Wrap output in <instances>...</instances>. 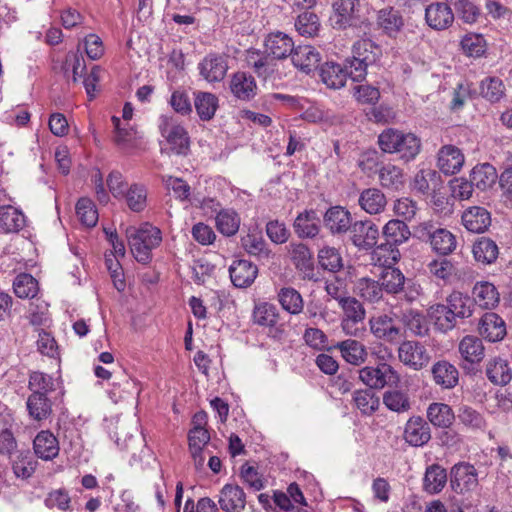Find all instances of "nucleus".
Here are the masks:
<instances>
[{"mask_svg":"<svg viewBox=\"0 0 512 512\" xmlns=\"http://www.w3.org/2000/svg\"><path fill=\"white\" fill-rule=\"evenodd\" d=\"M378 145L384 153L398 154L399 158L409 162L421 151V140L414 133L387 128L378 136Z\"/></svg>","mask_w":512,"mask_h":512,"instance_id":"1","label":"nucleus"},{"mask_svg":"<svg viewBox=\"0 0 512 512\" xmlns=\"http://www.w3.org/2000/svg\"><path fill=\"white\" fill-rule=\"evenodd\" d=\"M126 237L133 256L143 264L151 260V251L162 241L160 229L149 223H144L138 228L128 227Z\"/></svg>","mask_w":512,"mask_h":512,"instance_id":"2","label":"nucleus"},{"mask_svg":"<svg viewBox=\"0 0 512 512\" xmlns=\"http://www.w3.org/2000/svg\"><path fill=\"white\" fill-rule=\"evenodd\" d=\"M358 378L370 390H382L387 386L397 387L400 383L399 373L386 362L362 367L358 370Z\"/></svg>","mask_w":512,"mask_h":512,"instance_id":"3","label":"nucleus"},{"mask_svg":"<svg viewBox=\"0 0 512 512\" xmlns=\"http://www.w3.org/2000/svg\"><path fill=\"white\" fill-rule=\"evenodd\" d=\"M161 135L168 142L173 153L186 156L190 150V139L186 129L173 121L171 117L161 116L159 122Z\"/></svg>","mask_w":512,"mask_h":512,"instance_id":"4","label":"nucleus"},{"mask_svg":"<svg viewBox=\"0 0 512 512\" xmlns=\"http://www.w3.org/2000/svg\"><path fill=\"white\" fill-rule=\"evenodd\" d=\"M371 333L379 340L387 343H397L402 334V328L391 314H379L369 320Z\"/></svg>","mask_w":512,"mask_h":512,"instance_id":"5","label":"nucleus"},{"mask_svg":"<svg viewBox=\"0 0 512 512\" xmlns=\"http://www.w3.org/2000/svg\"><path fill=\"white\" fill-rule=\"evenodd\" d=\"M349 232L353 245L358 249L370 250L378 242L379 229L371 220L355 221Z\"/></svg>","mask_w":512,"mask_h":512,"instance_id":"6","label":"nucleus"},{"mask_svg":"<svg viewBox=\"0 0 512 512\" xmlns=\"http://www.w3.org/2000/svg\"><path fill=\"white\" fill-rule=\"evenodd\" d=\"M323 225L333 236L344 235L353 225L352 215L345 207L331 206L323 215Z\"/></svg>","mask_w":512,"mask_h":512,"instance_id":"7","label":"nucleus"},{"mask_svg":"<svg viewBox=\"0 0 512 512\" xmlns=\"http://www.w3.org/2000/svg\"><path fill=\"white\" fill-rule=\"evenodd\" d=\"M253 322L261 327L269 329V335L274 338L281 336L283 329L279 327L280 313L277 307L268 302H261L255 305L252 313Z\"/></svg>","mask_w":512,"mask_h":512,"instance_id":"8","label":"nucleus"},{"mask_svg":"<svg viewBox=\"0 0 512 512\" xmlns=\"http://www.w3.org/2000/svg\"><path fill=\"white\" fill-rule=\"evenodd\" d=\"M399 360L414 370H421L428 365L430 355L427 349L419 342L404 341L398 349Z\"/></svg>","mask_w":512,"mask_h":512,"instance_id":"9","label":"nucleus"},{"mask_svg":"<svg viewBox=\"0 0 512 512\" xmlns=\"http://www.w3.org/2000/svg\"><path fill=\"white\" fill-rule=\"evenodd\" d=\"M403 439L412 447H423L431 439L429 423L421 416H411L405 423Z\"/></svg>","mask_w":512,"mask_h":512,"instance_id":"10","label":"nucleus"},{"mask_svg":"<svg viewBox=\"0 0 512 512\" xmlns=\"http://www.w3.org/2000/svg\"><path fill=\"white\" fill-rule=\"evenodd\" d=\"M478 486L477 471L469 463L455 464L451 469V487L456 493L473 491Z\"/></svg>","mask_w":512,"mask_h":512,"instance_id":"11","label":"nucleus"},{"mask_svg":"<svg viewBox=\"0 0 512 512\" xmlns=\"http://www.w3.org/2000/svg\"><path fill=\"white\" fill-rule=\"evenodd\" d=\"M339 306L344 312V318L341 322L343 331L355 337L359 336V329L353 326L362 322L365 318L366 312L363 305L355 297L348 296L339 303Z\"/></svg>","mask_w":512,"mask_h":512,"instance_id":"12","label":"nucleus"},{"mask_svg":"<svg viewBox=\"0 0 512 512\" xmlns=\"http://www.w3.org/2000/svg\"><path fill=\"white\" fill-rule=\"evenodd\" d=\"M465 163V156L455 145H443L437 152V167L445 175L458 173Z\"/></svg>","mask_w":512,"mask_h":512,"instance_id":"13","label":"nucleus"},{"mask_svg":"<svg viewBox=\"0 0 512 512\" xmlns=\"http://www.w3.org/2000/svg\"><path fill=\"white\" fill-rule=\"evenodd\" d=\"M290 255L295 268L302 274L303 279L317 281L312 252L303 243H291Z\"/></svg>","mask_w":512,"mask_h":512,"instance_id":"14","label":"nucleus"},{"mask_svg":"<svg viewBox=\"0 0 512 512\" xmlns=\"http://www.w3.org/2000/svg\"><path fill=\"white\" fill-rule=\"evenodd\" d=\"M425 20L430 28L441 31L452 25L454 13L448 4L435 2L426 7Z\"/></svg>","mask_w":512,"mask_h":512,"instance_id":"15","label":"nucleus"},{"mask_svg":"<svg viewBox=\"0 0 512 512\" xmlns=\"http://www.w3.org/2000/svg\"><path fill=\"white\" fill-rule=\"evenodd\" d=\"M218 503L224 512H242L246 506V494L236 484H225L219 492Z\"/></svg>","mask_w":512,"mask_h":512,"instance_id":"16","label":"nucleus"},{"mask_svg":"<svg viewBox=\"0 0 512 512\" xmlns=\"http://www.w3.org/2000/svg\"><path fill=\"white\" fill-rule=\"evenodd\" d=\"M478 331L489 342L501 341L507 333L505 321L494 312H487L480 318Z\"/></svg>","mask_w":512,"mask_h":512,"instance_id":"17","label":"nucleus"},{"mask_svg":"<svg viewBox=\"0 0 512 512\" xmlns=\"http://www.w3.org/2000/svg\"><path fill=\"white\" fill-rule=\"evenodd\" d=\"M294 46L292 38L280 31L268 34L264 41L265 53L278 60L290 56Z\"/></svg>","mask_w":512,"mask_h":512,"instance_id":"18","label":"nucleus"},{"mask_svg":"<svg viewBox=\"0 0 512 512\" xmlns=\"http://www.w3.org/2000/svg\"><path fill=\"white\" fill-rule=\"evenodd\" d=\"M290 57L293 65L306 74L318 68L321 61L318 50L310 45L294 46Z\"/></svg>","mask_w":512,"mask_h":512,"instance_id":"19","label":"nucleus"},{"mask_svg":"<svg viewBox=\"0 0 512 512\" xmlns=\"http://www.w3.org/2000/svg\"><path fill=\"white\" fill-rule=\"evenodd\" d=\"M200 75L208 82H220L224 79L228 65L222 55L209 54L198 65Z\"/></svg>","mask_w":512,"mask_h":512,"instance_id":"20","label":"nucleus"},{"mask_svg":"<svg viewBox=\"0 0 512 512\" xmlns=\"http://www.w3.org/2000/svg\"><path fill=\"white\" fill-rule=\"evenodd\" d=\"M461 220L468 231L484 233L491 225V214L484 207L472 206L463 211Z\"/></svg>","mask_w":512,"mask_h":512,"instance_id":"21","label":"nucleus"},{"mask_svg":"<svg viewBox=\"0 0 512 512\" xmlns=\"http://www.w3.org/2000/svg\"><path fill=\"white\" fill-rule=\"evenodd\" d=\"M230 279L237 288H247L256 279L258 268L248 260H235L229 268Z\"/></svg>","mask_w":512,"mask_h":512,"instance_id":"22","label":"nucleus"},{"mask_svg":"<svg viewBox=\"0 0 512 512\" xmlns=\"http://www.w3.org/2000/svg\"><path fill=\"white\" fill-rule=\"evenodd\" d=\"M230 91L238 100L250 101L257 94V84L252 75L236 72L230 80Z\"/></svg>","mask_w":512,"mask_h":512,"instance_id":"23","label":"nucleus"},{"mask_svg":"<svg viewBox=\"0 0 512 512\" xmlns=\"http://www.w3.org/2000/svg\"><path fill=\"white\" fill-rule=\"evenodd\" d=\"M294 232L299 238H314L320 232V219L313 209L299 213L293 223Z\"/></svg>","mask_w":512,"mask_h":512,"instance_id":"24","label":"nucleus"},{"mask_svg":"<svg viewBox=\"0 0 512 512\" xmlns=\"http://www.w3.org/2000/svg\"><path fill=\"white\" fill-rule=\"evenodd\" d=\"M333 348L339 350L342 358L354 366L364 364L368 357L366 346L355 339L337 342Z\"/></svg>","mask_w":512,"mask_h":512,"instance_id":"25","label":"nucleus"},{"mask_svg":"<svg viewBox=\"0 0 512 512\" xmlns=\"http://www.w3.org/2000/svg\"><path fill=\"white\" fill-rule=\"evenodd\" d=\"M377 25L384 34L395 38L404 26V19L399 10L387 7L378 11Z\"/></svg>","mask_w":512,"mask_h":512,"instance_id":"26","label":"nucleus"},{"mask_svg":"<svg viewBox=\"0 0 512 512\" xmlns=\"http://www.w3.org/2000/svg\"><path fill=\"white\" fill-rule=\"evenodd\" d=\"M26 407L29 416L38 422L48 419L52 414V401L41 391H34L29 395Z\"/></svg>","mask_w":512,"mask_h":512,"instance_id":"27","label":"nucleus"},{"mask_svg":"<svg viewBox=\"0 0 512 512\" xmlns=\"http://www.w3.org/2000/svg\"><path fill=\"white\" fill-rule=\"evenodd\" d=\"M473 304L483 309L495 308L499 301L500 295L496 287L487 281L477 282L472 290Z\"/></svg>","mask_w":512,"mask_h":512,"instance_id":"28","label":"nucleus"},{"mask_svg":"<svg viewBox=\"0 0 512 512\" xmlns=\"http://www.w3.org/2000/svg\"><path fill=\"white\" fill-rule=\"evenodd\" d=\"M358 204L366 213L376 215L385 210L387 199L380 189L367 188L360 193Z\"/></svg>","mask_w":512,"mask_h":512,"instance_id":"29","label":"nucleus"},{"mask_svg":"<svg viewBox=\"0 0 512 512\" xmlns=\"http://www.w3.org/2000/svg\"><path fill=\"white\" fill-rule=\"evenodd\" d=\"M352 55L368 66L377 63L382 56V48L371 39H359L352 46Z\"/></svg>","mask_w":512,"mask_h":512,"instance_id":"30","label":"nucleus"},{"mask_svg":"<svg viewBox=\"0 0 512 512\" xmlns=\"http://www.w3.org/2000/svg\"><path fill=\"white\" fill-rule=\"evenodd\" d=\"M432 375L434 382L444 389L454 388L459 381V372L457 368L446 360L436 362L432 366Z\"/></svg>","mask_w":512,"mask_h":512,"instance_id":"31","label":"nucleus"},{"mask_svg":"<svg viewBox=\"0 0 512 512\" xmlns=\"http://www.w3.org/2000/svg\"><path fill=\"white\" fill-rule=\"evenodd\" d=\"M35 454L43 460H52L59 454V443L57 438L48 430L40 431L34 441Z\"/></svg>","mask_w":512,"mask_h":512,"instance_id":"32","label":"nucleus"},{"mask_svg":"<svg viewBox=\"0 0 512 512\" xmlns=\"http://www.w3.org/2000/svg\"><path fill=\"white\" fill-rule=\"evenodd\" d=\"M359 0H336L333 4L334 15L331 17L333 26L344 29L354 25V13Z\"/></svg>","mask_w":512,"mask_h":512,"instance_id":"33","label":"nucleus"},{"mask_svg":"<svg viewBox=\"0 0 512 512\" xmlns=\"http://www.w3.org/2000/svg\"><path fill=\"white\" fill-rule=\"evenodd\" d=\"M382 235L389 245L399 246L407 242L412 233L403 220L390 219L383 226Z\"/></svg>","mask_w":512,"mask_h":512,"instance_id":"34","label":"nucleus"},{"mask_svg":"<svg viewBox=\"0 0 512 512\" xmlns=\"http://www.w3.org/2000/svg\"><path fill=\"white\" fill-rule=\"evenodd\" d=\"M459 353L463 360L471 364L480 363L485 355V348L480 338L467 335L459 343Z\"/></svg>","mask_w":512,"mask_h":512,"instance_id":"35","label":"nucleus"},{"mask_svg":"<svg viewBox=\"0 0 512 512\" xmlns=\"http://www.w3.org/2000/svg\"><path fill=\"white\" fill-rule=\"evenodd\" d=\"M281 308L291 315H299L304 309V300L298 290L293 287H282L276 296Z\"/></svg>","mask_w":512,"mask_h":512,"instance_id":"36","label":"nucleus"},{"mask_svg":"<svg viewBox=\"0 0 512 512\" xmlns=\"http://www.w3.org/2000/svg\"><path fill=\"white\" fill-rule=\"evenodd\" d=\"M320 77L322 82L329 88L340 89L345 86L347 81V71L344 66L326 62L320 69Z\"/></svg>","mask_w":512,"mask_h":512,"instance_id":"37","label":"nucleus"},{"mask_svg":"<svg viewBox=\"0 0 512 512\" xmlns=\"http://www.w3.org/2000/svg\"><path fill=\"white\" fill-rule=\"evenodd\" d=\"M241 247L251 256L259 259H268L271 251L269 250L261 232L249 231L241 238Z\"/></svg>","mask_w":512,"mask_h":512,"instance_id":"38","label":"nucleus"},{"mask_svg":"<svg viewBox=\"0 0 512 512\" xmlns=\"http://www.w3.org/2000/svg\"><path fill=\"white\" fill-rule=\"evenodd\" d=\"M446 306L453 316L460 319L469 318L473 314V301L468 295L454 291L446 298Z\"/></svg>","mask_w":512,"mask_h":512,"instance_id":"39","label":"nucleus"},{"mask_svg":"<svg viewBox=\"0 0 512 512\" xmlns=\"http://www.w3.org/2000/svg\"><path fill=\"white\" fill-rule=\"evenodd\" d=\"M497 178L496 169L489 163L475 166L470 173L472 184L481 191H486L493 187Z\"/></svg>","mask_w":512,"mask_h":512,"instance_id":"40","label":"nucleus"},{"mask_svg":"<svg viewBox=\"0 0 512 512\" xmlns=\"http://www.w3.org/2000/svg\"><path fill=\"white\" fill-rule=\"evenodd\" d=\"M486 376L495 385H506L512 379V369L506 360L494 358L487 363Z\"/></svg>","mask_w":512,"mask_h":512,"instance_id":"41","label":"nucleus"},{"mask_svg":"<svg viewBox=\"0 0 512 512\" xmlns=\"http://www.w3.org/2000/svg\"><path fill=\"white\" fill-rule=\"evenodd\" d=\"M427 418L435 427L448 428L453 424L455 416L449 405L434 402L427 408Z\"/></svg>","mask_w":512,"mask_h":512,"instance_id":"42","label":"nucleus"},{"mask_svg":"<svg viewBox=\"0 0 512 512\" xmlns=\"http://www.w3.org/2000/svg\"><path fill=\"white\" fill-rule=\"evenodd\" d=\"M194 106L202 121L211 120L218 108V98L210 92L198 91L194 93Z\"/></svg>","mask_w":512,"mask_h":512,"instance_id":"43","label":"nucleus"},{"mask_svg":"<svg viewBox=\"0 0 512 512\" xmlns=\"http://www.w3.org/2000/svg\"><path fill=\"white\" fill-rule=\"evenodd\" d=\"M428 315L433 322L435 328L441 332L452 330L457 320L449 311L446 304H434L428 309Z\"/></svg>","mask_w":512,"mask_h":512,"instance_id":"44","label":"nucleus"},{"mask_svg":"<svg viewBox=\"0 0 512 512\" xmlns=\"http://www.w3.org/2000/svg\"><path fill=\"white\" fill-rule=\"evenodd\" d=\"M404 279L405 276L400 269L387 266L382 270L378 281L386 293L396 295L401 293Z\"/></svg>","mask_w":512,"mask_h":512,"instance_id":"45","label":"nucleus"},{"mask_svg":"<svg viewBox=\"0 0 512 512\" xmlns=\"http://www.w3.org/2000/svg\"><path fill=\"white\" fill-rule=\"evenodd\" d=\"M429 243L432 250L442 256L451 254L457 247L456 237L445 228H438Z\"/></svg>","mask_w":512,"mask_h":512,"instance_id":"46","label":"nucleus"},{"mask_svg":"<svg viewBox=\"0 0 512 512\" xmlns=\"http://www.w3.org/2000/svg\"><path fill=\"white\" fill-rule=\"evenodd\" d=\"M447 483L446 470L438 464H433L426 469L424 476V490L430 494L439 493Z\"/></svg>","mask_w":512,"mask_h":512,"instance_id":"47","label":"nucleus"},{"mask_svg":"<svg viewBox=\"0 0 512 512\" xmlns=\"http://www.w3.org/2000/svg\"><path fill=\"white\" fill-rule=\"evenodd\" d=\"M217 230L224 236L235 235L240 227L241 219L232 209H222L215 218Z\"/></svg>","mask_w":512,"mask_h":512,"instance_id":"48","label":"nucleus"},{"mask_svg":"<svg viewBox=\"0 0 512 512\" xmlns=\"http://www.w3.org/2000/svg\"><path fill=\"white\" fill-rule=\"evenodd\" d=\"M353 402L365 416H371L380 406V398L370 389L355 390L353 392Z\"/></svg>","mask_w":512,"mask_h":512,"instance_id":"49","label":"nucleus"},{"mask_svg":"<svg viewBox=\"0 0 512 512\" xmlns=\"http://www.w3.org/2000/svg\"><path fill=\"white\" fill-rule=\"evenodd\" d=\"M440 180V175L436 170L433 169H421L418 171L412 181V189L417 193L422 195H427L430 191H434L438 182Z\"/></svg>","mask_w":512,"mask_h":512,"instance_id":"50","label":"nucleus"},{"mask_svg":"<svg viewBox=\"0 0 512 512\" xmlns=\"http://www.w3.org/2000/svg\"><path fill=\"white\" fill-rule=\"evenodd\" d=\"M472 252L475 260L483 264L493 263L499 254L497 244L486 237H482L474 243Z\"/></svg>","mask_w":512,"mask_h":512,"instance_id":"51","label":"nucleus"},{"mask_svg":"<svg viewBox=\"0 0 512 512\" xmlns=\"http://www.w3.org/2000/svg\"><path fill=\"white\" fill-rule=\"evenodd\" d=\"M25 226L24 214L8 205L0 208V227L5 232H18Z\"/></svg>","mask_w":512,"mask_h":512,"instance_id":"52","label":"nucleus"},{"mask_svg":"<svg viewBox=\"0 0 512 512\" xmlns=\"http://www.w3.org/2000/svg\"><path fill=\"white\" fill-rule=\"evenodd\" d=\"M357 294L367 302L377 303L383 298V288L379 281L360 278L356 283Z\"/></svg>","mask_w":512,"mask_h":512,"instance_id":"53","label":"nucleus"},{"mask_svg":"<svg viewBox=\"0 0 512 512\" xmlns=\"http://www.w3.org/2000/svg\"><path fill=\"white\" fill-rule=\"evenodd\" d=\"M479 88L481 96L491 103L499 102L505 95V85L499 77H486Z\"/></svg>","mask_w":512,"mask_h":512,"instance_id":"54","label":"nucleus"},{"mask_svg":"<svg viewBox=\"0 0 512 512\" xmlns=\"http://www.w3.org/2000/svg\"><path fill=\"white\" fill-rule=\"evenodd\" d=\"M379 181L384 188L398 190L404 185V175L401 168L387 164L382 166L379 171Z\"/></svg>","mask_w":512,"mask_h":512,"instance_id":"55","label":"nucleus"},{"mask_svg":"<svg viewBox=\"0 0 512 512\" xmlns=\"http://www.w3.org/2000/svg\"><path fill=\"white\" fill-rule=\"evenodd\" d=\"M403 324L416 336H425L428 333V325L425 316L418 310L407 309L402 312Z\"/></svg>","mask_w":512,"mask_h":512,"instance_id":"56","label":"nucleus"},{"mask_svg":"<svg viewBox=\"0 0 512 512\" xmlns=\"http://www.w3.org/2000/svg\"><path fill=\"white\" fill-rule=\"evenodd\" d=\"M14 293L19 298H34L38 291V281L30 274H19L13 282Z\"/></svg>","mask_w":512,"mask_h":512,"instance_id":"57","label":"nucleus"},{"mask_svg":"<svg viewBox=\"0 0 512 512\" xmlns=\"http://www.w3.org/2000/svg\"><path fill=\"white\" fill-rule=\"evenodd\" d=\"M383 403L391 411L397 413L407 412L411 408L407 393L401 390H388L383 394Z\"/></svg>","mask_w":512,"mask_h":512,"instance_id":"58","label":"nucleus"},{"mask_svg":"<svg viewBox=\"0 0 512 512\" xmlns=\"http://www.w3.org/2000/svg\"><path fill=\"white\" fill-rule=\"evenodd\" d=\"M318 262L327 271L337 272L342 269V257L338 249L330 246L321 248L318 252Z\"/></svg>","mask_w":512,"mask_h":512,"instance_id":"59","label":"nucleus"},{"mask_svg":"<svg viewBox=\"0 0 512 512\" xmlns=\"http://www.w3.org/2000/svg\"><path fill=\"white\" fill-rule=\"evenodd\" d=\"M11 464L14 474L23 479L29 478L35 471V461L29 451L17 452Z\"/></svg>","mask_w":512,"mask_h":512,"instance_id":"60","label":"nucleus"},{"mask_svg":"<svg viewBox=\"0 0 512 512\" xmlns=\"http://www.w3.org/2000/svg\"><path fill=\"white\" fill-rule=\"evenodd\" d=\"M418 210V203L409 197L398 198L393 203L394 214L404 223L414 220Z\"/></svg>","mask_w":512,"mask_h":512,"instance_id":"61","label":"nucleus"},{"mask_svg":"<svg viewBox=\"0 0 512 512\" xmlns=\"http://www.w3.org/2000/svg\"><path fill=\"white\" fill-rule=\"evenodd\" d=\"M461 47L466 55L478 58L485 53L487 43L482 35L470 33L462 38Z\"/></svg>","mask_w":512,"mask_h":512,"instance_id":"62","label":"nucleus"},{"mask_svg":"<svg viewBox=\"0 0 512 512\" xmlns=\"http://www.w3.org/2000/svg\"><path fill=\"white\" fill-rule=\"evenodd\" d=\"M319 19L318 16L310 11H305L300 14L295 22V28L300 35L306 37H313L317 35L319 31Z\"/></svg>","mask_w":512,"mask_h":512,"instance_id":"63","label":"nucleus"},{"mask_svg":"<svg viewBox=\"0 0 512 512\" xmlns=\"http://www.w3.org/2000/svg\"><path fill=\"white\" fill-rule=\"evenodd\" d=\"M76 214L80 222L87 227H94L98 221V212L94 203L88 198H81L76 204Z\"/></svg>","mask_w":512,"mask_h":512,"instance_id":"64","label":"nucleus"}]
</instances>
